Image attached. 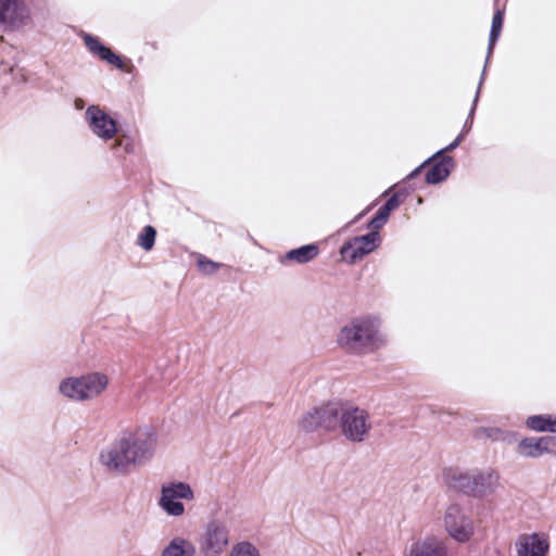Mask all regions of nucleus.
<instances>
[{
  "instance_id": "nucleus-1",
  "label": "nucleus",
  "mask_w": 556,
  "mask_h": 556,
  "mask_svg": "<svg viewBox=\"0 0 556 556\" xmlns=\"http://www.w3.org/2000/svg\"><path fill=\"white\" fill-rule=\"evenodd\" d=\"M338 344L354 354H368L384 345L386 339L380 331L379 320L364 316L352 319L341 328Z\"/></svg>"
},
{
  "instance_id": "nucleus-2",
  "label": "nucleus",
  "mask_w": 556,
  "mask_h": 556,
  "mask_svg": "<svg viewBox=\"0 0 556 556\" xmlns=\"http://www.w3.org/2000/svg\"><path fill=\"white\" fill-rule=\"evenodd\" d=\"M84 117L99 139H135L137 136L134 125L124 121L118 113L109 112L98 104L88 105Z\"/></svg>"
},
{
  "instance_id": "nucleus-3",
  "label": "nucleus",
  "mask_w": 556,
  "mask_h": 556,
  "mask_svg": "<svg viewBox=\"0 0 556 556\" xmlns=\"http://www.w3.org/2000/svg\"><path fill=\"white\" fill-rule=\"evenodd\" d=\"M135 469L149 464L157 448L159 434L152 426H140L124 432L119 438Z\"/></svg>"
},
{
  "instance_id": "nucleus-4",
  "label": "nucleus",
  "mask_w": 556,
  "mask_h": 556,
  "mask_svg": "<svg viewBox=\"0 0 556 556\" xmlns=\"http://www.w3.org/2000/svg\"><path fill=\"white\" fill-rule=\"evenodd\" d=\"M110 378L102 371H90L68 377L59 384V392L73 402H88L100 397L109 388Z\"/></svg>"
},
{
  "instance_id": "nucleus-5",
  "label": "nucleus",
  "mask_w": 556,
  "mask_h": 556,
  "mask_svg": "<svg viewBox=\"0 0 556 556\" xmlns=\"http://www.w3.org/2000/svg\"><path fill=\"white\" fill-rule=\"evenodd\" d=\"M442 527L446 535L458 544L471 542L477 532L471 514L459 503H450L444 508Z\"/></svg>"
},
{
  "instance_id": "nucleus-6",
  "label": "nucleus",
  "mask_w": 556,
  "mask_h": 556,
  "mask_svg": "<svg viewBox=\"0 0 556 556\" xmlns=\"http://www.w3.org/2000/svg\"><path fill=\"white\" fill-rule=\"evenodd\" d=\"M230 545V530L220 519L206 523L199 539V548L202 556H222Z\"/></svg>"
},
{
  "instance_id": "nucleus-7",
  "label": "nucleus",
  "mask_w": 556,
  "mask_h": 556,
  "mask_svg": "<svg viewBox=\"0 0 556 556\" xmlns=\"http://www.w3.org/2000/svg\"><path fill=\"white\" fill-rule=\"evenodd\" d=\"M193 500L194 492L189 483L172 481L162 485L159 506L168 516L181 517L186 513L181 501L191 502Z\"/></svg>"
},
{
  "instance_id": "nucleus-8",
  "label": "nucleus",
  "mask_w": 556,
  "mask_h": 556,
  "mask_svg": "<svg viewBox=\"0 0 556 556\" xmlns=\"http://www.w3.org/2000/svg\"><path fill=\"white\" fill-rule=\"evenodd\" d=\"M339 427L342 435L351 442H363L371 425L368 414L358 407H342Z\"/></svg>"
},
{
  "instance_id": "nucleus-9",
  "label": "nucleus",
  "mask_w": 556,
  "mask_h": 556,
  "mask_svg": "<svg viewBox=\"0 0 556 556\" xmlns=\"http://www.w3.org/2000/svg\"><path fill=\"white\" fill-rule=\"evenodd\" d=\"M98 460L102 469L114 477L127 476L135 469L119 439L102 448Z\"/></svg>"
},
{
  "instance_id": "nucleus-10",
  "label": "nucleus",
  "mask_w": 556,
  "mask_h": 556,
  "mask_svg": "<svg viewBox=\"0 0 556 556\" xmlns=\"http://www.w3.org/2000/svg\"><path fill=\"white\" fill-rule=\"evenodd\" d=\"M81 39L88 49V51L101 61L113 65L115 68L125 71L126 73H134L136 67L131 60L114 52L112 49L106 47L98 36L92 34L83 33Z\"/></svg>"
},
{
  "instance_id": "nucleus-11",
  "label": "nucleus",
  "mask_w": 556,
  "mask_h": 556,
  "mask_svg": "<svg viewBox=\"0 0 556 556\" xmlns=\"http://www.w3.org/2000/svg\"><path fill=\"white\" fill-rule=\"evenodd\" d=\"M30 21V10L26 0H0V25L20 29Z\"/></svg>"
},
{
  "instance_id": "nucleus-12",
  "label": "nucleus",
  "mask_w": 556,
  "mask_h": 556,
  "mask_svg": "<svg viewBox=\"0 0 556 556\" xmlns=\"http://www.w3.org/2000/svg\"><path fill=\"white\" fill-rule=\"evenodd\" d=\"M379 243V233L377 231H372L348 241L341 248L340 253L345 261L355 263L378 248Z\"/></svg>"
},
{
  "instance_id": "nucleus-13",
  "label": "nucleus",
  "mask_w": 556,
  "mask_h": 556,
  "mask_svg": "<svg viewBox=\"0 0 556 556\" xmlns=\"http://www.w3.org/2000/svg\"><path fill=\"white\" fill-rule=\"evenodd\" d=\"M515 451L525 458H540L545 454L556 455V438L527 437L518 441Z\"/></svg>"
},
{
  "instance_id": "nucleus-14",
  "label": "nucleus",
  "mask_w": 556,
  "mask_h": 556,
  "mask_svg": "<svg viewBox=\"0 0 556 556\" xmlns=\"http://www.w3.org/2000/svg\"><path fill=\"white\" fill-rule=\"evenodd\" d=\"M548 551V535L543 532L523 533L515 542L517 556H546Z\"/></svg>"
},
{
  "instance_id": "nucleus-15",
  "label": "nucleus",
  "mask_w": 556,
  "mask_h": 556,
  "mask_svg": "<svg viewBox=\"0 0 556 556\" xmlns=\"http://www.w3.org/2000/svg\"><path fill=\"white\" fill-rule=\"evenodd\" d=\"M406 556H448V547L443 538L426 535L410 545Z\"/></svg>"
},
{
  "instance_id": "nucleus-16",
  "label": "nucleus",
  "mask_w": 556,
  "mask_h": 556,
  "mask_svg": "<svg viewBox=\"0 0 556 556\" xmlns=\"http://www.w3.org/2000/svg\"><path fill=\"white\" fill-rule=\"evenodd\" d=\"M497 481L498 476L493 469L472 470L470 496L481 498L494 493Z\"/></svg>"
},
{
  "instance_id": "nucleus-17",
  "label": "nucleus",
  "mask_w": 556,
  "mask_h": 556,
  "mask_svg": "<svg viewBox=\"0 0 556 556\" xmlns=\"http://www.w3.org/2000/svg\"><path fill=\"white\" fill-rule=\"evenodd\" d=\"M197 545L188 536L177 534L169 539L162 549L161 556H195Z\"/></svg>"
},
{
  "instance_id": "nucleus-18",
  "label": "nucleus",
  "mask_w": 556,
  "mask_h": 556,
  "mask_svg": "<svg viewBox=\"0 0 556 556\" xmlns=\"http://www.w3.org/2000/svg\"><path fill=\"white\" fill-rule=\"evenodd\" d=\"M318 252L319 250L316 244L303 245L287 252L281 256L280 262L285 265L305 264L314 260L318 255Z\"/></svg>"
},
{
  "instance_id": "nucleus-19",
  "label": "nucleus",
  "mask_w": 556,
  "mask_h": 556,
  "mask_svg": "<svg viewBox=\"0 0 556 556\" xmlns=\"http://www.w3.org/2000/svg\"><path fill=\"white\" fill-rule=\"evenodd\" d=\"M320 428L327 431L334 430L340 421L342 406L337 403H328L317 407Z\"/></svg>"
},
{
  "instance_id": "nucleus-20",
  "label": "nucleus",
  "mask_w": 556,
  "mask_h": 556,
  "mask_svg": "<svg viewBox=\"0 0 556 556\" xmlns=\"http://www.w3.org/2000/svg\"><path fill=\"white\" fill-rule=\"evenodd\" d=\"M444 479L451 488L470 496L471 471L450 469L445 472Z\"/></svg>"
},
{
  "instance_id": "nucleus-21",
  "label": "nucleus",
  "mask_w": 556,
  "mask_h": 556,
  "mask_svg": "<svg viewBox=\"0 0 556 556\" xmlns=\"http://www.w3.org/2000/svg\"><path fill=\"white\" fill-rule=\"evenodd\" d=\"M526 426L536 432L556 433V415H533L526 419Z\"/></svg>"
},
{
  "instance_id": "nucleus-22",
  "label": "nucleus",
  "mask_w": 556,
  "mask_h": 556,
  "mask_svg": "<svg viewBox=\"0 0 556 556\" xmlns=\"http://www.w3.org/2000/svg\"><path fill=\"white\" fill-rule=\"evenodd\" d=\"M452 160L450 157H443L440 162L435 163L426 174V180L428 184H438L444 180L452 169Z\"/></svg>"
},
{
  "instance_id": "nucleus-23",
  "label": "nucleus",
  "mask_w": 556,
  "mask_h": 556,
  "mask_svg": "<svg viewBox=\"0 0 556 556\" xmlns=\"http://www.w3.org/2000/svg\"><path fill=\"white\" fill-rule=\"evenodd\" d=\"M317 407L308 410L299 421L300 428L305 432H312L321 429L319 425Z\"/></svg>"
},
{
  "instance_id": "nucleus-24",
  "label": "nucleus",
  "mask_w": 556,
  "mask_h": 556,
  "mask_svg": "<svg viewBox=\"0 0 556 556\" xmlns=\"http://www.w3.org/2000/svg\"><path fill=\"white\" fill-rule=\"evenodd\" d=\"M156 238V230L154 227L148 225L138 235L137 243L144 251H150L153 249Z\"/></svg>"
},
{
  "instance_id": "nucleus-25",
  "label": "nucleus",
  "mask_w": 556,
  "mask_h": 556,
  "mask_svg": "<svg viewBox=\"0 0 556 556\" xmlns=\"http://www.w3.org/2000/svg\"><path fill=\"white\" fill-rule=\"evenodd\" d=\"M229 556H261V552L251 542L241 541L231 547Z\"/></svg>"
},
{
  "instance_id": "nucleus-26",
  "label": "nucleus",
  "mask_w": 556,
  "mask_h": 556,
  "mask_svg": "<svg viewBox=\"0 0 556 556\" xmlns=\"http://www.w3.org/2000/svg\"><path fill=\"white\" fill-rule=\"evenodd\" d=\"M197 263H198V267H199V269H200L203 274H205V275L214 274V273H216V271L219 269V267H220V265H219V264H217V263H215V262H213V261H211V260H207V258H205V257H204V256H202V255L198 257V262H197Z\"/></svg>"
},
{
  "instance_id": "nucleus-27",
  "label": "nucleus",
  "mask_w": 556,
  "mask_h": 556,
  "mask_svg": "<svg viewBox=\"0 0 556 556\" xmlns=\"http://www.w3.org/2000/svg\"><path fill=\"white\" fill-rule=\"evenodd\" d=\"M504 18H505V10L504 9L495 10L493 17H492V24H491L490 31L501 34L503 30Z\"/></svg>"
},
{
  "instance_id": "nucleus-28",
  "label": "nucleus",
  "mask_w": 556,
  "mask_h": 556,
  "mask_svg": "<svg viewBox=\"0 0 556 556\" xmlns=\"http://www.w3.org/2000/svg\"><path fill=\"white\" fill-rule=\"evenodd\" d=\"M390 213L391 212L383 205L382 207L379 208L376 216L371 219L370 226L374 229L380 228L382 225L387 223Z\"/></svg>"
},
{
  "instance_id": "nucleus-29",
  "label": "nucleus",
  "mask_w": 556,
  "mask_h": 556,
  "mask_svg": "<svg viewBox=\"0 0 556 556\" xmlns=\"http://www.w3.org/2000/svg\"><path fill=\"white\" fill-rule=\"evenodd\" d=\"M488 64L489 63H484V67H483V71H482V74H481V77H480V80H479V84H478V88H477L476 96L473 98V101H472V104H471V108H470V112H469L468 118H470L475 114V111H476V108H477V103H478L479 97H480L481 87H482V84L484 81Z\"/></svg>"
},
{
  "instance_id": "nucleus-30",
  "label": "nucleus",
  "mask_w": 556,
  "mask_h": 556,
  "mask_svg": "<svg viewBox=\"0 0 556 556\" xmlns=\"http://www.w3.org/2000/svg\"><path fill=\"white\" fill-rule=\"evenodd\" d=\"M500 36L501 34H497V33H493V31H490L489 34V42H488V51H486V56H485V63H489L492 54H493V50L500 39Z\"/></svg>"
},
{
  "instance_id": "nucleus-31",
  "label": "nucleus",
  "mask_w": 556,
  "mask_h": 556,
  "mask_svg": "<svg viewBox=\"0 0 556 556\" xmlns=\"http://www.w3.org/2000/svg\"><path fill=\"white\" fill-rule=\"evenodd\" d=\"M402 201V195L400 193H395L388 200L384 206L391 212L395 210L401 204Z\"/></svg>"
},
{
  "instance_id": "nucleus-32",
  "label": "nucleus",
  "mask_w": 556,
  "mask_h": 556,
  "mask_svg": "<svg viewBox=\"0 0 556 556\" xmlns=\"http://www.w3.org/2000/svg\"><path fill=\"white\" fill-rule=\"evenodd\" d=\"M491 431H492V433H489L488 435L496 439L497 434H500V430L498 429H493Z\"/></svg>"
},
{
  "instance_id": "nucleus-33",
  "label": "nucleus",
  "mask_w": 556,
  "mask_h": 556,
  "mask_svg": "<svg viewBox=\"0 0 556 556\" xmlns=\"http://www.w3.org/2000/svg\"><path fill=\"white\" fill-rule=\"evenodd\" d=\"M466 136L465 131H460L454 139H457V140H460V139H464Z\"/></svg>"
},
{
  "instance_id": "nucleus-34",
  "label": "nucleus",
  "mask_w": 556,
  "mask_h": 556,
  "mask_svg": "<svg viewBox=\"0 0 556 556\" xmlns=\"http://www.w3.org/2000/svg\"><path fill=\"white\" fill-rule=\"evenodd\" d=\"M456 146H457V144H456V142L451 143V144L446 148V150H452V149H454Z\"/></svg>"
}]
</instances>
